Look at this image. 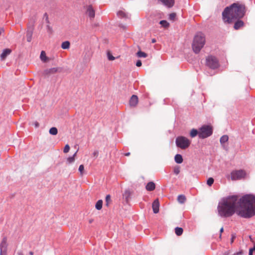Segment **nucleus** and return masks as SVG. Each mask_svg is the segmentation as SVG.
Wrapping results in <instances>:
<instances>
[{
  "mask_svg": "<svg viewBox=\"0 0 255 255\" xmlns=\"http://www.w3.org/2000/svg\"><path fill=\"white\" fill-rule=\"evenodd\" d=\"M218 214L223 218L230 217L236 212L239 216L248 219L255 215V195L246 194L239 199L238 195L223 199L217 207Z\"/></svg>",
  "mask_w": 255,
  "mask_h": 255,
  "instance_id": "nucleus-1",
  "label": "nucleus"
},
{
  "mask_svg": "<svg viewBox=\"0 0 255 255\" xmlns=\"http://www.w3.org/2000/svg\"><path fill=\"white\" fill-rule=\"evenodd\" d=\"M245 13V5L235 2L224 9L222 12V17L225 22L231 23L236 19L243 18Z\"/></svg>",
  "mask_w": 255,
  "mask_h": 255,
  "instance_id": "nucleus-2",
  "label": "nucleus"
},
{
  "mask_svg": "<svg viewBox=\"0 0 255 255\" xmlns=\"http://www.w3.org/2000/svg\"><path fill=\"white\" fill-rule=\"evenodd\" d=\"M205 43V35L202 32H198L195 35L192 47L193 51L198 54L200 52L201 49L204 47Z\"/></svg>",
  "mask_w": 255,
  "mask_h": 255,
  "instance_id": "nucleus-3",
  "label": "nucleus"
},
{
  "mask_svg": "<svg viewBox=\"0 0 255 255\" xmlns=\"http://www.w3.org/2000/svg\"><path fill=\"white\" fill-rule=\"evenodd\" d=\"M213 132L212 126L204 125L199 128L198 136L201 139H204L210 136Z\"/></svg>",
  "mask_w": 255,
  "mask_h": 255,
  "instance_id": "nucleus-4",
  "label": "nucleus"
},
{
  "mask_svg": "<svg viewBox=\"0 0 255 255\" xmlns=\"http://www.w3.org/2000/svg\"><path fill=\"white\" fill-rule=\"evenodd\" d=\"M175 143L177 147L182 149H185L190 146L191 141L185 136H179L176 138Z\"/></svg>",
  "mask_w": 255,
  "mask_h": 255,
  "instance_id": "nucleus-5",
  "label": "nucleus"
},
{
  "mask_svg": "<svg viewBox=\"0 0 255 255\" xmlns=\"http://www.w3.org/2000/svg\"><path fill=\"white\" fill-rule=\"evenodd\" d=\"M206 64L211 69H216L220 67L218 59L214 56L209 55L206 58Z\"/></svg>",
  "mask_w": 255,
  "mask_h": 255,
  "instance_id": "nucleus-6",
  "label": "nucleus"
},
{
  "mask_svg": "<svg viewBox=\"0 0 255 255\" xmlns=\"http://www.w3.org/2000/svg\"><path fill=\"white\" fill-rule=\"evenodd\" d=\"M246 172L244 170H235L231 172V178L232 180H239L245 178Z\"/></svg>",
  "mask_w": 255,
  "mask_h": 255,
  "instance_id": "nucleus-7",
  "label": "nucleus"
},
{
  "mask_svg": "<svg viewBox=\"0 0 255 255\" xmlns=\"http://www.w3.org/2000/svg\"><path fill=\"white\" fill-rule=\"evenodd\" d=\"M7 243L6 237H4L0 244V255H7Z\"/></svg>",
  "mask_w": 255,
  "mask_h": 255,
  "instance_id": "nucleus-8",
  "label": "nucleus"
},
{
  "mask_svg": "<svg viewBox=\"0 0 255 255\" xmlns=\"http://www.w3.org/2000/svg\"><path fill=\"white\" fill-rule=\"evenodd\" d=\"M61 68L60 67H54L45 69L44 70L43 74L44 76H48L56 73L61 72Z\"/></svg>",
  "mask_w": 255,
  "mask_h": 255,
  "instance_id": "nucleus-9",
  "label": "nucleus"
},
{
  "mask_svg": "<svg viewBox=\"0 0 255 255\" xmlns=\"http://www.w3.org/2000/svg\"><path fill=\"white\" fill-rule=\"evenodd\" d=\"M34 29L33 22L31 24V25L28 26V30L26 32V39L28 42H30L32 40V37L33 34V30Z\"/></svg>",
  "mask_w": 255,
  "mask_h": 255,
  "instance_id": "nucleus-10",
  "label": "nucleus"
},
{
  "mask_svg": "<svg viewBox=\"0 0 255 255\" xmlns=\"http://www.w3.org/2000/svg\"><path fill=\"white\" fill-rule=\"evenodd\" d=\"M138 102V97L135 95H132L129 101V105L131 107H135Z\"/></svg>",
  "mask_w": 255,
  "mask_h": 255,
  "instance_id": "nucleus-11",
  "label": "nucleus"
},
{
  "mask_svg": "<svg viewBox=\"0 0 255 255\" xmlns=\"http://www.w3.org/2000/svg\"><path fill=\"white\" fill-rule=\"evenodd\" d=\"M86 14L89 16L90 19H92L95 17V11L91 5L87 6Z\"/></svg>",
  "mask_w": 255,
  "mask_h": 255,
  "instance_id": "nucleus-12",
  "label": "nucleus"
},
{
  "mask_svg": "<svg viewBox=\"0 0 255 255\" xmlns=\"http://www.w3.org/2000/svg\"><path fill=\"white\" fill-rule=\"evenodd\" d=\"M161 3L168 8L173 6L175 3V0H159Z\"/></svg>",
  "mask_w": 255,
  "mask_h": 255,
  "instance_id": "nucleus-13",
  "label": "nucleus"
},
{
  "mask_svg": "<svg viewBox=\"0 0 255 255\" xmlns=\"http://www.w3.org/2000/svg\"><path fill=\"white\" fill-rule=\"evenodd\" d=\"M152 207L154 213L157 214L159 212V202L158 199H155L153 202Z\"/></svg>",
  "mask_w": 255,
  "mask_h": 255,
  "instance_id": "nucleus-14",
  "label": "nucleus"
},
{
  "mask_svg": "<svg viewBox=\"0 0 255 255\" xmlns=\"http://www.w3.org/2000/svg\"><path fill=\"white\" fill-rule=\"evenodd\" d=\"M11 52V50L8 48H6L3 50L1 54H0V58L1 60H4L7 55H9Z\"/></svg>",
  "mask_w": 255,
  "mask_h": 255,
  "instance_id": "nucleus-15",
  "label": "nucleus"
},
{
  "mask_svg": "<svg viewBox=\"0 0 255 255\" xmlns=\"http://www.w3.org/2000/svg\"><path fill=\"white\" fill-rule=\"evenodd\" d=\"M235 22L234 28L236 30H238L240 29L241 27H243L244 25V22L243 21L241 20V19H236V20L234 21Z\"/></svg>",
  "mask_w": 255,
  "mask_h": 255,
  "instance_id": "nucleus-16",
  "label": "nucleus"
},
{
  "mask_svg": "<svg viewBox=\"0 0 255 255\" xmlns=\"http://www.w3.org/2000/svg\"><path fill=\"white\" fill-rule=\"evenodd\" d=\"M155 188V185L153 182H148L145 187L146 190L148 191H152L154 190Z\"/></svg>",
  "mask_w": 255,
  "mask_h": 255,
  "instance_id": "nucleus-17",
  "label": "nucleus"
},
{
  "mask_svg": "<svg viewBox=\"0 0 255 255\" xmlns=\"http://www.w3.org/2000/svg\"><path fill=\"white\" fill-rule=\"evenodd\" d=\"M174 160L175 162L178 164L181 163L183 160L182 155L180 154H177L175 155Z\"/></svg>",
  "mask_w": 255,
  "mask_h": 255,
  "instance_id": "nucleus-18",
  "label": "nucleus"
},
{
  "mask_svg": "<svg viewBox=\"0 0 255 255\" xmlns=\"http://www.w3.org/2000/svg\"><path fill=\"white\" fill-rule=\"evenodd\" d=\"M229 140V136L227 135H223L220 138V141L222 145L227 142Z\"/></svg>",
  "mask_w": 255,
  "mask_h": 255,
  "instance_id": "nucleus-19",
  "label": "nucleus"
},
{
  "mask_svg": "<svg viewBox=\"0 0 255 255\" xmlns=\"http://www.w3.org/2000/svg\"><path fill=\"white\" fill-rule=\"evenodd\" d=\"M103 207V200L100 199L95 204V208L98 210L102 209Z\"/></svg>",
  "mask_w": 255,
  "mask_h": 255,
  "instance_id": "nucleus-20",
  "label": "nucleus"
},
{
  "mask_svg": "<svg viewBox=\"0 0 255 255\" xmlns=\"http://www.w3.org/2000/svg\"><path fill=\"white\" fill-rule=\"evenodd\" d=\"M70 45V42L68 41H65L62 42L61 44V47L63 49H67L69 48Z\"/></svg>",
  "mask_w": 255,
  "mask_h": 255,
  "instance_id": "nucleus-21",
  "label": "nucleus"
},
{
  "mask_svg": "<svg viewBox=\"0 0 255 255\" xmlns=\"http://www.w3.org/2000/svg\"><path fill=\"white\" fill-rule=\"evenodd\" d=\"M183 230L180 227H176L175 228V233L178 236H181L183 234Z\"/></svg>",
  "mask_w": 255,
  "mask_h": 255,
  "instance_id": "nucleus-22",
  "label": "nucleus"
},
{
  "mask_svg": "<svg viewBox=\"0 0 255 255\" xmlns=\"http://www.w3.org/2000/svg\"><path fill=\"white\" fill-rule=\"evenodd\" d=\"M199 134V130H197L196 129L193 128L191 129L190 135L191 137H194L196 135H198Z\"/></svg>",
  "mask_w": 255,
  "mask_h": 255,
  "instance_id": "nucleus-23",
  "label": "nucleus"
},
{
  "mask_svg": "<svg viewBox=\"0 0 255 255\" xmlns=\"http://www.w3.org/2000/svg\"><path fill=\"white\" fill-rule=\"evenodd\" d=\"M186 197L184 195H179L178 196L177 200L179 203L183 204L186 201Z\"/></svg>",
  "mask_w": 255,
  "mask_h": 255,
  "instance_id": "nucleus-24",
  "label": "nucleus"
},
{
  "mask_svg": "<svg viewBox=\"0 0 255 255\" xmlns=\"http://www.w3.org/2000/svg\"><path fill=\"white\" fill-rule=\"evenodd\" d=\"M40 57L41 60L43 62H46L47 60V57L46 55V53L44 51H42L41 52Z\"/></svg>",
  "mask_w": 255,
  "mask_h": 255,
  "instance_id": "nucleus-25",
  "label": "nucleus"
},
{
  "mask_svg": "<svg viewBox=\"0 0 255 255\" xmlns=\"http://www.w3.org/2000/svg\"><path fill=\"white\" fill-rule=\"evenodd\" d=\"M136 55L140 58H146L147 56V54L146 53L140 50L136 53Z\"/></svg>",
  "mask_w": 255,
  "mask_h": 255,
  "instance_id": "nucleus-26",
  "label": "nucleus"
},
{
  "mask_svg": "<svg viewBox=\"0 0 255 255\" xmlns=\"http://www.w3.org/2000/svg\"><path fill=\"white\" fill-rule=\"evenodd\" d=\"M78 150H77L75 153L71 156L69 157L67 159V161L69 163H71L73 162L75 160V156H76Z\"/></svg>",
  "mask_w": 255,
  "mask_h": 255,
  "instance_id": "nucleus-27",
  "label": "nucleus"
},
{
  "mask_svg": "<svg viewBox=\"0 0 255 255\" xmlns=\"http://www.w3.org/2000/svg\"><path fill=\"white\" fill-rule=\"evenodd\" d=\"M49 132V133L51 134V135H55L57 134L58 130L56 128L52 127L50 128Z\"/></svg>",
  "mask_w": 255,
  "mask_h": 255,
  "instance_id": "nucleus-28",
  "label": "nucleus"
},
{
  "mask_svg": "<svg viewBox=\"0 0 255 255\" xmlns=\"http://www.w3.org/2000/svg\"><path fill=\"white\" fill-rule=\"evenodd\" d=\"M117 14L120 18H124L127 17L126 13L122 10H119L118 11Z\"/></svg>",
  "mask_w": 255,
  "mask_h": 255,
  "instance_id": "nucleus-29",
  "label": "nucleus"
},
{
  "mask_svg": "<svg viewBox=\"0 0 255 255\" xmlns=\"http://www.w3.org/2000/svg\"><path fill=\"white\" fill-rule=\"evenodd\" d=\"M159 24L162 25V27L167 28L169 26V23L165 20H162L160 21Z\"/></svg>",
  "mask_w": 255,
  "mask_h": 255,
  "instance_id": "nucleus-30",
  "label": "nucleus"
},
{
  "mask_svg": "<svg viewBox=\"0 0 255 255\" xmlns=\"http://www.w3.org/2000/svg\"><path fill=\"white\" fill-rule=\"evenodd\" d=\"M123 196L125 198L126 200L128 202L130 196V191L129 190L125 191Z\"/></svg>",
  "mask_w": 255,
  "mask_h": 255,
  "instance_id": "nucleus-31",
  "label": "nucleus"
},
{
  "mask_svg": "<svg viewBox=\"0 0 255 255\" xmlns=\"http://www.w3.org/2000/svg\"><path fill=\"white\" fill-rule=\"evenodd\" d=\"M112 200L111 199V196L110 195L108 194L107 195L106 197V205L108 207L109 205V204L111 202Z\"/></svg>",
  "mask_w": 255,
  "mask_h": 255,
  "instance_id": "nucleus-32",
  "label": "nucleus"
},
{
  "mask_svg": "<svg viewBox=\"0 0 255 255\" xmlns=\"http://www.w3.org/2000/svg\"><path fill=\"white\" fill-rule=\"evenodd\" d=\"M176 14L174 12L171 13L169 15V19L170 20L174 21L176 18Z\"/></svg>",
  "mask_w": 255,
  "mask_h": 255,
  "instance_id": "nucleus-33",
  "label": "nucleus"
},
{
  "mask_svg": "<svg viewBox=\"0 0 255 255\" xmlns=\"http://www.w3.org/2000/svg\"><path fill=\"white\" fill-rule=\"evenodd\" d=\"M214 180L212 177H210L207 181V184L209 186H211L214 183Z\"/></svg>",
  "mask_w": 255,
  "mask_h": 255,
  "instance_id": "nucleus-34",
  "label": "nucleus"
},
{
  "mask_svg": "<svg viewBox=\"0 0 255 255\" xmlns=\"http://www.w3.org/2000/svg\"><path fill=\"white\" fill-rule=\"evenodd\" d=\"M69 150H70L69 145L68 144H66L64 148L63 152L64 153H67L69 152Z\"/></svg>",
  "mask_w": 255,
  "mask_h": 255,
  "instance_id": "nucleus-35",
  "label": "nucleus"
},
{
  "mask_svg": "<svg viewBox=\"0 0 255 255\" xmlns=\"http://www.w3.org/2000/svg\"><path fill=\"white\" fill-rule=\"evenodd\" d=\"M108 58L109 60L112 61L115 59V57L113 56L110 52L108 53Z\"/></svg>",
  "mask_w": 255,
  "mask_h": 255,
  "instance_id": "nucleus-36",
  "label": "nucleus"
},
{
  "mask_svg": "<svg viewBox=\"0 0 255 255\" xmlns=\"http://www.w3.org/2000/svg\"><path fill=\"white\" fill-rule=\"evenodd\" d=\"M174 173L176 175H178L180 172V168L179 167L177 166L174 168Z\"/></svg>",
  "mask_w": 255,
  "mask_h": 255,
  "instance_id": "nucleus-37",
  "label": "nucleus"
},
{
  "mask_svg": "<svg viewBox=\"0 0 255 255\" xmlns=\"http://www.w3.org/2000/svg\"><path fill=\"white\" fill-rule=\"evenodd\" d=\"M84 170V166L83 164H81L79 167V171H80L81 175L83 174V172Z\"/></svg>",
  "mask_w": 255,
  "mask_h": 255,
  "instance_id": "nucleus-38",
  "label": "nucleus"
},
{
  "mask_svg": "<svg viewBox=\"0 0 255 255\" xmlns=\"http://www.w3.org/2000/svg\"><path fill=\"white\" fill-rule=\"evenodd\" d=\"M44 18H45V20H46V22L47 23H49V19H48V15L47 14V13L46 12H45L44 14Z\"/></svg>",
  "mask_w": 255,
  "mask_h": 255,
  "instance_id": "nucleus-39",
  "label": "nucleus"
},
{
  "mask_svg": "<svg viewBox=\"0 0 255 255\" xmlns=\"http://www.w3.org/2000/svg\"><path fill=\"white\" fill-rule=\"evenodd\" d=\"M231 236H232V237L231 239V243L232 244L234 242V239L236 238V234H232Z\"/></svg>",
  "mask_w": 255,
  "mask_h": 255,
  "instance_id": "nucleus-40",
  "label": "nucleus"
},
{
  "mask_svg": "<svg viewBox=\"0 0 255 255\" xmlns=\"http://www.w3.org/2000/svg\"><path fill=\"white\" fill-rule=\"evenodd\" d=\"M142 65V63H141V61L139 60H137L136 62V66L137 67H140Z\"/></svg>",
  "mask_w": 255,
  "mask_h": 255,
  "instance_id": "nucleus-41",
  "label": "nucleus"
},
{
  "mask_svg": "<svg viewBox=\"0 0 255 255\" xmlns=\"http://www.w3.org/2000/svg\"><path fill=\"white\" fill-rule=\"evenodd\" d=\"M33 125L34 126V127L36 128H37L39 127V124L38 122L37 121H35L33 122Z\"/></svg>",
  "mask_w": 255,
  "mask_h": 255,
  "instance_id": "nucleus-42",
  "label": "nucleus"
},
{
  "mask_svg": "<svg viewBox=\"0 0 255 255\" xmlns=\"http://www.w3.org/2000/svg\"><path fill=\"white\" fill-rule=\"evenodd\" d=\"M98 154H99V152L97 150H96L93 153V155L95 157H97V156H98Z\"/></svg>",
  "mask_w": 255,
  "mask_h": 255,
  "instance_id": "nucleus-43",
  "label": "nucleus"
},
{
  "mask_svg": "<svg viewBox=\"0 0 255 255\" xmlns=\"http://www.w3.org/2000/svg\"><path fill=\"white\" fill-rule=\"evenodd\" d=\"M224 231V228L223 227H222L220 230V236H219V238L220 239H221V237H222V233Z\"/></svg>",
  "mask_w": 255,
  "mask_h": 255,
  "instance_id": "nucleus-44",
  "label": "nucleus"
},
{
  "mask_svg": "<svg viewBox=\"0 0 255 255\" xmlns=\"http://www.w3.org/2000/svg\"><path fill=\"white\" fill-rule=\"evenodd\" d=\"M130 154V152H127L124 154V155L126 156H128Z\"/></svg>",
  "mask_w": 255,
  "mask_h": 255,
  "instance_id": "nucleus-45",
  "label": "nucleus"
},
{
  "mask_svg": "<svg viewBox=\"0 0 255 255\" xmlns=\"http://www.w3.org/2000/svg\"><path fill=\"white\" fill-rule=\"evenodd\" d=\"M18 255H23V253L21 252H19L17 253Z\"/></svg>",
  "mask_w": 255,
  "mask_h": 255,
  "instance_id": "nucleus-46",
  "label": "nucleus"
},
{
  "mask_svg": "<svg viewBox=\"0 0 255 255\" xmlns=\"http://www.w3.org/2000/svg\"><path fill=\"white\" fill-rule=\"evenodd\" d=\"M152 43H155L156 42L155 39L153 38L151 40Z\"/></svg>",
  "mask_w": 255,
  "mask_h": 255,
  "instance_id": "nucleus-47",
  "label": "nucleus"
},
{
  "mask_svg": "<svg viewBox=\"0 0 255 255\" xmlns=\"http://www.w3.org/2000/svg\"><path fill=\"white\" fill-rule=\"evenodd\" d=\"M29 254L30 255H33L34 253L33 252H32V251H30V252H29Z\"/></svg>",
  "mask_w": 255,
  "mask_h": 255,
  "instance_id": "nucleus-48",
  "label": "nucleus"
},
{
  "mask_svg": "<svg viewBox=\"0 0 255 255\" xmlns=\"http://www.w3.org/2000/svg\"><path fill=\"white\" fill-rule=\"evenodd\" d=\"M47 28H48L49 30H51V28L50 27V26H49V25H47Z\"/></svg>",
  "mask_w": 255,
  "mask_h": 255,
  "instance_id": "nucleus-49",
  "label": "nucleus"
},
{
  "mask_svg": "<svg viewBox=\"0 0 255 255\" xmlns=\"http://www.w3.org/2000/svg\"><path fill=\"white\" fill-rule=\"evenodd\" d=\"M241 253L240 252V253H237L236 254H234V255H240Z\"/></svg>",
  "mask_w": 255,
  "mask_h": 255,
  "instance_id": "nucleus-50",
  "label": "nucleus"
},
{
  "mask_svg": "<svg viewBox=\"0 0 255 255\" xmlns=\"http://www.w3.org/2000/svg\"><path fill=\"white\" fill-rule=\"evenodd\" d=\"M92 222H93V220H90V221H89V223H92Z\"/></svg>",
  "mask_w": 255,
  "mask_h": 255,
  "instance_id": "nucleus-51",
  "label": "nucleus"
}]
</instances>
